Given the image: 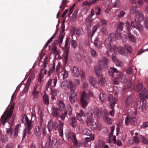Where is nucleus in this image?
Wrapping results in <instances>:
<instances>
[{
  "label": "nucleus",
  "instance_id": "14",
  "mask_svg": "<svg viewBox=\"0 0 148 148\" xmlns=\"http://www.w3.org/2000/svg\"><path fill=\"white\" fill-rule=\"evenodd\" d=\"M67 88L71 91V93L72 92L76 93L75 91L76 89V86L71 80L69 79Z\"/></svg>",
  "mask_w": 148,
  "mask_h": 148
},
{
  "label": "nucleus",
  "instance_id": "46",
  "mask_svg": "<svg viewBox=\"0 0 148 148\" xmlns=\"http://www.w3.org/2000/svg\"><path fill=\"white\" fill-rule=\"evenodd\" d=\"M124 25V24L122 22H119L117 24L116 30H122L123 29Z\"/></svg>",
  "mask_w": 148,
  "mask_h": 148
},
{
  "label": "nucleus",
  "instance_id": "28",
  "mask_svg": "<svg viewBox=\"0 0 148 148\" xmlns=\"http://www.w3.org/2000/svg\"><path fill=\"white\" fill-rule=\"evenodd\" d=\"M34 134L36 136L40 137L41 134V132L39 126H37L34 130Z\"/></svg>",
  "mask_w": 148,
  "mask_h": 148
},
{
  "label": "nucleus",
  "instance_id": "21",
  "mask_svg": "<svg viewBox=\"0 0 148 148\" xmlns=\"http://www.w3.org/2000/svg\"><path fill=\"white\" fill-rule=\"evenodd\" d=\"M108 100L110 102L111 107H114L115 104L117 101V100L115 98H114L112 95H110L108 97Z\"/></svg>",
  "mask_w": 148,
  "mask_h": 148
},
{
  "label": "nucleus",
  "instance_id": "36",
  "mask_svg": "<svg viewBox=\"0 0 148 148\" xmlns=\"http://www.w3.org/2000/svg\"><path fill=\"white\" fill-rule=\"evenodd\" d=\"M43 101L44 103L47 105L49 104V101L48 96L45 93L44 95L42 96Z\"/></svg>",
  "mask_w": 148,
  "mask_h": 148
},
{
  "label": "nucleus",
  "instance_id": "16",
  "mask_svg": "<svg viewBox=\"0 0 148 148\" xmlns=\"http://www.w3.org/2000/svg\"><path fill=\"white\" fill-rule=\"evenodd\" d=\"M51 114L54 116L57 117L60 114V110L59 108H54L53 106L51 108Z\"/></svg>",
  "mask_w": 148,
  "mask_h": 148
},
{
  "label": "nucleus",
  "instance_id": "19",
  "mask_svg": "<svg viewBox=\"0 0 148 148\" xmlns=\"http://www.w3.org/2000/svg\"><path fill=\"white\" fill-rule=\"evenodd\" d=\"M133 102V99L131 96H128L125 100V106L126 108L129 107L132 105Z\"/></svg>",
  "mask_w": 148,
  "mask_h": 148
},
{
  "label": "nucleus",
  "instance_id": "32",
  "mask_svg": "<svg viewBox=\"0 0 148 148\" xmlns=\"http://www.w3.org/2000/svg\"><path fill=\"white\" fill-rule=\"evenodd\" d=\"M57 105L62 110H64L65 106L64 103L62 101L59 100L57 101Z\"/></svg>",
  "mask_w": 148,
  "mask_h": 148
},
{
  "label": "nucleus",
  "instance_id": "42",
  "mask_svg": "<svg viewBox=\"0 0 148 148\" xmlns=\"http://www.w3.org/2000/svg\"><path fill=\"white\" fill-rule=\"evenodd\" d=\"M69 81V80L63 81L61 84V87L63 89H65L66 87L67 88Z\"/></svg>",
  "mask_w": 148,
  "mask_h": 148
},
{
  "label": "nucleus",
  "instance_id": "12",
  "mask_svg": "<svg viewBox=\"0 0 148 148\" xmlns=\"http://www.w3.org/2000/svg\"><path fill=\"white\" fill-rule=\"evenodd\" d=\"M109 114L107 112H105L103 116V119L104 121L107 124H111L113 121V119L109 117Z\"/></svg>",
  "mask_w": 148,
  "mask_h": 148
},
{
  "label": "nucleus",
  "instance_id": "57",
  "mask_svg": "<svg viewBox=\"0 0 148 148\" xmlns=\"http://www.w3.org/2000/svg\"><path fill=\"white\" fill-rule=\"evenodd\" d=\"M124 47L128 52L129 53L132 52V49L129 45L128 44H125L124 45Z\"/></svg>",
  "mask_w": 148,
  "mask_h": 148
},
{
  "label": "nucleus",
  "instance_id": "60",
  "mask_svg": "<svg viewBox=\"0 0 148 148\" xmlns=\"http://www.w3.org/2000/svg\"><path fill=\"white\" fill-rule=\"evenodd\" d=\"M90 51L92 57H95L97 56V52L95 50L91 48Z\"/></svg>",
  "mask_w": 148,
  "mask_h": 148
},
{
  "label": "nucleus",
  "instance_id": "49",
  "mask_svg": "<svg viewBox=\"0 0 148 148\" xmlns=\"http://www.w3.org/2000/svg\"><path fill=\"white\" fill-rule=\"evenodd\" d=\"M83 133L84 135L90 136L91 135V132L90 130L86 128L83 131Z\"/></svg>",
  "mask_w": 148,
  "mask_h": 148
},
{
  "label": "nucleus",
  "instance_id": "64",
  "mask_svg": "<svg viewBox=\"0 0 148 148\" xmlns=\"http://www.w3.org/2000/svg\"><path fill=\"white\" fill-rule=\"evenodd\" d=\"M144 26L146 28H148V18H146L144 20Z\"/></svg>",
  "mask_w": 148,
  "mask_h": 148
},
{
  "label": "nucleus",
  "instance_id": "61",
  "mask_svg": "<svg viewBox=\"0 0 148 148\" xmlns=\"http://www.w3.org/2000/svg\"><path fill=\"white\" fill-rule=\"evenodd\" d=\"M29 86V84L27 83V84L25 86L22 92L24 94L28 91Z\"/></svg>",
  "mask_w": 148,
  "mask_h": 148
},
{
  "label": "nucleus",
  "instance_id": "41",
  "mask_svg": "<svg viewBox=\"0 0 148 148\" xmlns=\"http://www.w3.org/2000/svg\"><path fill=\"white\" fill-rule=\"evenodd\" d=\"M92 20L91 17L88 16L86 20V22L87 25L88 26V27H90L92 25Z\"/></svg>",
  "mask_w": 148,
  "mask_h": 148
},
{
  "label": "nucleus",
  "instance_id": "35",
  "mask_svg": "<svg viewBox=\"0 0 148 148\" xmlns=\"http://www.w3.org/2000/svg\"><path fill=\"white\" fill-rule=\"evenodd\" d=\"M134 69L136 70V69L134 66H132V67H129L127 68L126 72L129 75L132 74L133 72Z\"/></svg>",
  "mask_w": 148,
  "mask_h": 148
},
{
  "label": "nucleus",
  "instance_id": "18",
  "mask_svg": "<svg viewBox=\"0 0 148 148\" xmlns=\"http://www.w3.org/2000/svg\"><path fill=\"white\" fill-rule=\"evenodd\" d=\"M62 28L61 32L58 38V42L60 44H61L62 43L63 39L64 37V32L65 29V25L64 24V23L62 24Z\"/></svg>",
  "mask_w": 148,
  "mask_h": 148
},
{
  "label": "nucleus",
  "instance_id": "1",
  "mask_svg": "<svg viewBox=\"0 0 148 148\" xmlns=\"http://www.w3.org/2000/svg\"><path fill=\"white\" fill-rule=\"evenodd\" d=\"M143 19V14L140 12H138L136 15L134 21H132L131 22V26L133 28H136L140 31L142 30L143 27L140 25V23L142 21Z\"/></svg>",
  "mask_w": 148,
  "mask_h": 148
},
{
  "label": "nucleus",
  "instance_id": "33",
  "mask_svg": "<svg viewBox=\"0 0 148 148\" xmlns=\"http://www.w3.org/2000/svg\"><path fill=\"white\" fill-rule=\"evenodd\" d=\"M85 121L87 125L88 126H91L92 128L95 125V122L94 121L93 119H86Z\"/></svg>",
  "mask_w": 148,
  "mask_h": 148
},
{
  "label": "nucleus",
  "instance_id": "50",
  "mask_svg": "<svg viewBox=\"0 0 148 148\" xmlns=\"http://www.w3.org/2000/svg\"><path fill=\"white\" fill-rule=\"evenodd\" d=\"M6 113L7 111H5L4 112L3 114L2 115L1 117V120L2 121H3L2 123V125H5L6 122L7 121V120H6L5 119H4L5 117V115L6 114Z\"/></svg>",
  "mask_w": 148,
  "mask_h": 148
},
{
  "label": "nucleus",
  "instance_id": "27",
  "mask_svg": "<svg viewBox=\"0 0 148 148\" xmlns=\"http://www.w3.org/2000/svg\"><path fill=\"white\" fill-rule=\"evenodd\" d=\"M37 88L38 86L37 85L34 86L32 92V95L34 96V99L35 101L37 100V96L39 93V92L37 91Z\"/></svg>",
  "mask_w": 148,
  "mask_h": 148
},
{
  "label": "nucleus",
  "instance_id": "29",
  "mask_svg": "<svg viewBox=\"0 0 148 148\" xmlns=\"http://www.w3.org/2000/svg\"><path fill=\"white\" fill-rule=\"evenodd\" d=\"M98 83L101 86H103L105 84L106 80L102 76L98 77Z\"/></svg>",
  "mask_w": 148,
  "mask_h": 148
},
{
  "label": "nucleus",
  "instance_id": "39",
  "mask_svg": "<svg viewBox=\"0 0 148 148\" xmlns=\"http://www.w3.org/2000/svg\"><path fill=\"white\" fill-rule=\"evenodd\" d=\"M120 0H112V2L114 1L113 4V7L115 8H119L120 6Z\"/></svg>",
  "mask_w": 148,
  "mask_h": 148
},
{
  "label": "nucleus",
  "instance_id": "55",
  "mask_svg": "<svg viewBox=\"0 0 148 148\" xmlns=\"http://www.w3.org/2000/svg\"><path fill=\"white\" fill-rule=\"evenodd\" d=\"M19 125L16 126L14 130L13 133L14 134V137L17 136L18 134Z\"/></svg>",
  "mask_w": 148,
  "mask_h": 148
},
{
  "label": "nucleus",
  "instance_id": "22",
  "mask_svg": "<svg viewBox=\"0 0 148 148\" xmlns=\"http://www.w3.org/2000/svg\"><path fill=\"white\" fill-rule=\"evenodd\" d=\"M89 81L91 85L95 88H97L98 86V84L97 80L92 77H90Z\"/></svg>",
  "mask_w": 148,
  "mask_h": 148
},
{
  "label": "nucleus",
  "instance_id": "24",
  "mask_svg": "<svg viewBox=\"0 0 148 148\" xmlns=\"http://www.w3.org/2000/svg\"><path fill=\"white\" fill-rule=\"evenodd\" d=\"M94 45L95 47L98 49H100L102 48V43L99 38H96L94 40Z\"/></svg>",
  "mask_w": 148,
  "mask_h": 148
},
{
  "label": "nucleus",
  "instance_id": "25",
  "mask_svg": "<svg viewBox=\"0 0 148 148\" xmlns=\"http://www.w3.org/2000/svg\"><path fill=\"white\" fill-rule=\"evenodd\" d=\"M102 68L100 67V66H96L95 67V74L96 75L97 77L102 76Z\"/></svg>",
  "mask_w": 148,
  "mask_h": 148
},
{
  "label": "nucleus",
  "instance_id": "11",
  "mask_svg": "<svg viewBox=\"0 0 148 148\" xmlns=\"http://www.w3.org/2000/svg\"><path fill=\"white\" fill-rule=\"evenodd\" d=\"M119 75L115 79V82L119 81L122 83H126L127 81V79L124 76L121 72H119Z\"/></svg>",
  "mask_w": 148,
  "mask_h": 148
},
{
  "label": "nucleus",
  "instance_id": "37",
  "mask_svg": "<svg viewBox=\"0 0 148 148\" xmlns=\"http://www.w3.org/2000/svg\"><path fill=\"white\" fill-rule=\"evenodd\" d=\"M137 6L136 4L132 6L130 8V12L131 14H133L138 12L137 11Z\"/></svg>",
  "mask_w": 148,
  "mask_h": 148
},
{
  "label": "nucleus",
  "instance_id": "3",
  "mask_svg": "<svg viewBox=\"0 0 148 148\" xmlns=\"http://www.w3.org/2000/svg\"><path fill=\"white\" fill-rule=\"evenodd\" d=\"M71 70L72 74L74 77H78L80 75L82 81H83L85 78L84 72L82 71H79L77 67L74 66L72 69H71Z\"/></svg>",
  "mask_w": 148,
  "mask_h": 148
},
{
  "label": "nucleus",
  "instance_id": "5",
  "mask_svg": "<svg viewBox=\"0 0 148 148\" xmlns=\"http://www.w3.org/2000/svg\"><path fill=\"white\" fill-rule=\"evenodd\" d=\"M58 124L55 121H53L50 120L48 123L47 128L49 132L50 133L52 130H56L58 127Z\"/></svg>",
  "mask_w": 148,
  "mask_h": 148
},
{
  "label": "nucleus",
  "instance_id": "38",
  "mask_svg": "<svg viewBox=\"0 0 148 148\" xmlns=\"http://www.w3.org/2000/svg\"><path fill=\"white\" fill-rule=\"evenodd\" d=\"M70 124L71 126L73 127H75L77 125V122L76 118L75 117H72L71 119Z\"/></svg>",
  "mask_w": 148,
  "mask_h": 148
},
{
  "label": "nucleus",
  "instance_id": "47",
  "mask_svg": "<svg viewBox=\"0 0 148 148\" xmlns=\"http://www.w3.org/2000/svg\"><path fill=\"white\" fill-rule=\"evenodd\" d=\"M47 126L46 125H44L43 126H42V130L41 132H42V135L43 137H44L46 135V134L47 133V132H46V129Z\"/></svg>",
  "mask_w": 148,
  "mask_h": 148
},
{
  "label": "nucleus",
  "instance_id": "63",
  "mask_svg": "<svg viewBox=\"0 0 148 148\" xmlns=\"http://www.w3.org/2000/svg\"><path fill=\"white\" fill-rule=\"evenodd\" d=\"M63 69L64 70V73L62 74L63 77L64 79H66L68 76V73L65 69V67H63Z\"/></svg>",
  "mask_w": 148,
  "mask_h": 148
},
{
  "label": "nucleus",
  "instance_id": "13",
  "mask_svg": "<svg viewBox=\"0 0 148 148\" xmlns=\"http://www.w3.org/2000/svg\"><path fill=\"white\" fill-rule=\"evenodd\" d=\"M14 104H12L11 107L9 110L8 112L7 113L8 111L7 110L6 111H7V113L5 115V117L4 119H5L6 120L9 119L10 117H11L13 111V110L14 108Z\"/></svg>",
  "mask_w": 148,
  "mask_h": 148
},
{
  "label": "nucleus",
  "instance_id": "53",
  "mask_svg": "<svg viewBox=\"0 0 148 148\" xmlns=\"http://www.w3.org/2000/svg\"><path fill=\"white\" fill-rule=\"evenodd\" d=\"M71 45L73 48H75L77 46V42L74 40H72L70 41Z\"/></svg>",
  "mask_w": 148,
  "mask_h": 148
},
{
  "label": "nucleus",
  "instance_id": "26",
  "mask_svg": "<svg viewBox=\"0 0 148 148\" xmlns=\"http://www.w3.org/2000/svg\"><path fill=\"white\" fill-rule=\"evenodd\" d=\"M8 137L6 135H3L2 132L0 130V142L2 141V143H5L8 141Z\"/></svg>",
  "mask_w": 148,
  "mask_h": 148
},
{
  "label": "nucleus",
  "instance_id": "40",
  "mask_svg": "<svg viewBox=\"0 0 148 148\" xmlns=\"http://www.w3.org/2000/svg\"><path fill=\"white\" fill-rule=\"evenodd\" d=\"M143 88V85L141 83L137 84L135 88V90L136 92H139Z\"/></svg>",
  "mask_w": 148,
  "mask_h": 148
},
{
  "label": "nucleus",
  "instance_id": "59",
  "mask_svg": "<svg viewBox=\"0 0 148 148\" xmlns=\"http://www.w3.org/2000/svg\"><path fill=\"white\" fill-rule=\"evenodd\" d=\"M93 114L92 113L88 112L86 114V119H93L92 117Z\"/></svg>",
  "mask_w": 148,
  "mask_h": 148
},
{
  "label": "nucleus",
  "instance_id": "58",
  "mask_svg": "<svg viewBox=\"0 0 148 148\" xmlns=\"http://www.w3.org/2000/svg\"><path fill=\"white\" fill-rule=\"evenodd\" d=\"M85 79L83 81H82L83 82V88L84 89L87 90L88 89V83L84 82Z\"/></svg>",
  "mask_w": 148,
  "mask_h": 148
},
{
  "label": "nucleus",
  "instance_id": "51",
  "mask_svg": "<svg viewBox=\"0 0 148 148\" xmlns=\"http://www.w3.org/2000/svg\"><path fill=\"white\" fill-rule=\"evenodd\" d=\"M55 69V64L53 63L52 67L50 68L48 72V76L51 75V73L54 71Z\"/></svg>",
  "mask_w": 148,
  "mask_h": 148
},
{
  "label": "nucleus",
  "instance_id": "34",
  "mask_svg": "<svg viewBox=\"0 0 148 148\" xmlns=\"http://www.w3.org/2000/svg\"><path fill=\"white\" fill-rule=\"evenodd\" d=\"M107 25V21L105 19H103L100 20L98 22V23L97 25L98 27L99 26H106Z\"/></svg>",
  "mask_w": 148,
  "mask_h": 148
},
{
  "label": "nucleus",
  "instance_id": "23",
  "mask_svg": "<svg viewBox=\"0 0 148 148\" xmlns=\"http://www.w3.org/2000/svg\"><path fill=\"white\" fill-rule=\"evenodd\" d=\"M77 94L76 93L72 92L69 96V99L71 103H74L76 100L77 99Z\"/></svg>",
  "mask_w": 148,
  "mask_h": 148
},
{
  "label": "nucleus",
  "instance_id": "4",
  "mask_svg": "<svg viewBox=\"0 0 148 148\" xmlns=\"http://www.w3.org/2000/svg\"><path fill=\"white\" fill-rule=\"evenodd\" d=\"M135 105L137 110H140L141 107V111L143 112L144 110L146 108V101L145 100L141 99L140 100L137 101Z\"/></svg>",
  "mask_w": 148,
  "mask_h": 148
},
{
  "label": "nucleus",
  "instance_id": "30",
  "mask_svg": "<svg viewBox=\"0 0 148 148\" xmlns=\"http://www.w3.org/2000/svg\"><path fill=\"white\" fill-rule=\"evenodd\" d=\"M85 115L84 112L82 110H81L79 113L77 114V119L79 121H82V117H85Z\"/></svg>",
  "mask_w": 148,
  "mask_h": 148
},
{
  "label": "nucleus",
  "instance_id": "56",
  "mask_svg": "<svg viewBox=\"0 0 148 148\" xmlns=\"http://www.w3.org/2000/svg\"><path fill=\"white\" fill-rule=\"evenodd\" d=\"M67 111H65L64 113H62L60 115H59V116L62 121H64L65 118L66 117L67 115Z\"/></svg>",
  "mask_w": 148,
  "mask_h": 148
},
{
  "label": "nucleus",
  "instance_id": "62",
  "mask_svg": "<svg viewBox=\"0 0 148 148\" xmlns=\"http://www.w3.org/2000/svg\"><path fill=\"white\" fill-rule=\"evenodd\" d=\"M121 33L120 32L117 30L115 33V37L117 39H120L121 38Z\"/></svg>",
  "mask_w": 148,
  "mask_h": 148
},
{
  "label": "nucleus",
  "instance_id": "8",
  "mask_svg": "<svg viewBox=\"0 0 148 148\" xmlns=\"http://www.w3.org/2000/svg\"><path fill=\"white\" fill-rule=\"evenodd\" d=\"M109 61V60L106 57L102 58V59H99L97 61L98 65L97 66H100V67L103 68L106 66H107Z\"/></svg>",
  "mask_w": 148,
  "mask_h": 148
},
{
  "label": "nucleus",
  "instance_id": "54",
  "mask_svg": "<svg viewBox=\"0 0 148 148\" xmlns=\"http://www.w3.org/2000/svg\"><path fill=\"white\" fill-rule=\"evenodd\" d=\"M106 97L107 96L106 94L101 93L100 95L99 98L101 101H103L106 99Z\"/></svg>",
  "mask_w": 148,
  "mask_h": 148
},
{
  "label": "nucleus",
  "instance_id": "2",
  "mask_svg": "<svg viewBox=\"0 0 148 148\" xmlns=\"http://www.w3.org/2000/svg\"><path fill=\"white\" fill-rule=\"evenodd\" d=\"M92 95V92L89 90L87 92L83 91L80 97V102L83 108H85L87 106L89 102L90 97Z\"/></svg>",
  "mask_w": 148,
  "mask_h": 148
},
{
  "label": "nucleus",
  "instance_id": "52",
  "mask_svg": "<svg viewBox=\"0 0 148 148\" xmlns=\"http://www.w3.org/2000/svg\"><path fill=\"white\" fill-rule=\"evenodd\" d=\"M6 131L7 134L11 136L13 134L14 130L12 127L7 129Z\"/></svg>",
  "mask_w": 148,
  "mask_h": 148
},
{
  "label": "nucleus",
  "instance_id": "15",
  "mask_svg": "<svg viewBox=\"0 0 148 148\" xmlns=\"http://www.w3.org/2000/svg\"><path fill=\"white\" fill-rule=\"evenodd\" d=\"M57 77H56L54 78L53 79V85L51 86L50 88V89L51 90V95H55L56 96L57 94V90L55 89H52V88H53L55 87L56 86L57 82Z\"/></svg>",
  "mask_w": 148,
  "mask_h": 148
},
{
  "label": "nucleus",
  "instance_id": "10",
  "mask_svg": "<svg viewBox=\"0 0 148 148\" xmlns=\"http://www.w3.org/2000/svg\"><path fill=\"white\" fill-rule=\"evenodd\" d=\"M130 123L132 125H135L137 123V120L136 118L134 116L130 117L127 116L125 119V123L128 125Z\"/></svg>",
  "mask_w": 148,
  "mask_h": 148
},
{
  "label": "nucleus",
  "instance_id": "45",
  "mask_svg": "<svg viewBox=\"0 0 148 148\" xmlns=\"http://www.w3.org/2000/svg\"><path fill=\"white\" fill-rule=\"evenodd\" d=\"M128 38L132 42H135L136 41V39L133 36L130 32H128Z\"/></svg>",
  "mask_w": 148,
  "mask_h": 148
},
{
  "label": "nucleus",
  "instance_id": "31",
  "mask_svg": "<svg viewBox=\"0 0 148 148\" xmlns=\"http://www.w3.org/2000/svg\"><path fill=\"white\" fill-rule=\"evenodd\" d=\"M98 26L97 25H95L93 27L91 32L90 31V32H89V31H88V35L89 37H92L98 28Z\"/></svg>",
  "mask_w": 148,
  "mask_h": 148
},
{
  "label": "nucleus",
  "instance_id": "43",
  "mask_svg": "<svg viewBox=\"0 0 148 148\" xmlns=\"http://www.w3.org/2000/svg\"><path fill=\"white\" fill-rule=\"evenodd\" d=\"M52 81L53 79H50L48 80L45 86V88L46 90H48V88H50L51 86L52 85H51Z\"/></svg>",
  "mask_w": 148,
  "mask_h": 148
},
{
  "label": "nucleus",
  "instance_id": "48",
  "mask_svg": "<svg viewBox=\"0 0 148 148\" xmlns=\"http://www.w3.org/2000/svg\"><path fill=\"white\" fill-rule=\"evenodd\" d=\"M95 126H93L92 127V128L94 130H95L98 129L100 130L102 128V125L100 124H97L96 122H95Z\"/></svg>",
  "mask_w": 148,
  "mask_h": 148
},
{
  "label": "nucleus",
  "instance_id": "20",
  "mask_svg": "<svg viewBox=\"0 0 148 148\" xmlns=\"http://www.w3.org/2000/svg\"><path fill=\"white\" fill-rule=\"evenodd\" d=\"M112 40L111 38H108L104 43V45L107 49L110 51L112 50L113 49L111 45V41Z\"/></svg>",
  "mask_w": 148,
  "mask_h": 148
},
{
  "label": "nucleus",
  "instance_id": "44",
  "mask_svg": "<svg viewBox=\"0 0 148 148\" xmlns=\"http://www.w3.org/2000/svg\"><path fill=\"white\" fill-rule=\"evenodd\" d=\"M140 139L141 141L143 143L148 144V138L147 139L144 136L141 135L140 136Z\"/></svg>",
  "mask_w": 148,
  "mask_h": 148
},
{
  "label": "nucleus",
  "instance_id": "9",
  "mask_svg": "<svg viewBox=\"0 0 148 148\" xmlns=\"http://www.w3.org/2000/svg\"><path fill=\"white\" fill-rule=\"evenodd\" d=\"M114 49V52L116 54L119 53L123 56H126L127 55V53L122 47H119L116 48L115 47Z\"/></svg>",
  "mask_w": 148,
  "mask_h": 148
},
{
  "label": "nucleus",
  "instance_id": "6",
  "mask_svg": "<svg viewBox=\"0 0 148 148\" xmlns=\"http://www.w3.org/2000/svg\"><path fill=\"white\" fill-rule=\"evenodd\" d=\"M69 42V38L67 37L65 41L64 51V60L65 63H66L68 59V55L69 53V47H68Z\"/></svg>",
  "mask_w": 148,
  "mask_h": 148
},
{
  "label": "nucleus",
  "instance_id": "7",
  "mask_svg": "<svg viewBox=\"0 0 148 148\" xmlns=\"http://www.w3.org/2000/svg\"><path fill=\"white\" fill-rule=\"evenodd\" d=\"M116 68L113 67H110L108 70V74L110 76L114 78L115 80L117 76L119 75V72H120Z\"/></svg>",
  "mask_w": 148,
  "mask_h": 148
},
{
  "label": "nucleus",
  "instance_id": "17",
  "mask_svg": "<svg viewBox=\"0 0 148 148\" xmlns=\"http://www.w3.org/2000/svg\"><path fill=\"white\" fill-rule=\"evenodd\" d=\"M95 148H109L108 146L105 145L104 141L102 140H99L96 145Z\"/></svg>",
  "mask_w": 148,
  "mask_h": 148
}]
</instances>
